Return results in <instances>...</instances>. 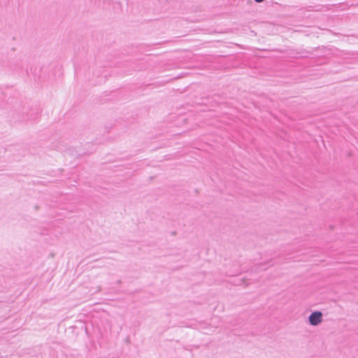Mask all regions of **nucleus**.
<instances>
[{"mask_svg": "<svg viewBox=\"0 0 358 358\" xmlns=\"http://www.w3.org/2000/svg\"><path fill=\"white\" fill-rule=\"evenodd\" d=\"M255 1H256L257 3H262L263 2L264 0H254Z\"/></svg>", "mask_w": 358, "mask_h": 358, "instance_id": "obj_4", "label": "nucleus"}, {"mask_svg": "<svg viewBox=\"0 0 358 358\" xmlns=\"http://www.w3.org/2000/svg\"><path fill=\"white\" fill-rule=\"evenodd\" d=\"M236 281V285H241L245 282V278H237Z\"/></svg>", "mask_w": 358, "mask_h": 358, "instance_id": "obj_2", "label": "nucleus"}, {"mask_svg": "<svg viewBox=\"0 0 358 358\" xmlns=\"http://www.w3.org/2000/svg\"><path fill=\"white\" fill-rule=\"evenodd\" d=\"M0 358H3V357H0Z\"/></svg>", "mask_w": 358, "mask_h": 358, "instance_id": "obj_5", "label": "nucleus"}, {"mask_svg": "<svg viewBox=\"0 0 358 358\" xmlns=\"http://www.w3.org/2000/svg\"><path fill=\"white\" fill-rule=\"evenodd\" d=\"M322 321V313L320 311H314L308 316V322L312 326H317Z\"/></svg>", "mask_w": 358, "mask_h": 358, "instance_id": "obj_1", "label": "nucleus"}, {"mask_svg": "<svg viewBox=\"0 0 358 358\" xmlns=\"http://www.w3.org/2000/svg\"><path fill=\"white\" fill-rule=\"evenodd\" d=\"M36 117H37V114H35V115H34V117H32V115H31V117H30V119H31V120H35V119H36Z\"/></svg>", "mask_w": 358, "mask_h": 358, "instance_id": "obj_3", "label": "nucleus"}]
</instances>
